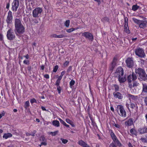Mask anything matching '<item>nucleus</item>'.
Wrapping results in <instances>:
<instances>
[{
  "instance_id": "5701e85b",
  "label": "nucleus",
  "mask_w": 147,
  "mask_h": 147,
  "mask_svg": "<svg viewBox=\"0 0 147 147\" xmlns=\"http://www.w3.org/2000/svg\"><path fill=\"white\" fill-rule=\"evenodd\" d=\"M130 132L132 135H134L136 136L137 135L138 132L136 129H130Z\"/></svg>"
},
{
  "instance_id": "412c9836",
  "label": "nucleus",
  "mask_w": 147,
  "mask_h": 147,
  "mask_svg": "<svg viewBox=\"0 0 147 147\" xmlns=\"http://www.w3.org/2000/svg\"><path fill=\"white\" fill-rule=\"evenodd\" d=\"M59 120L60 121V123L62 124L63 125L66 126L67 127H69V125L67 124L65 122H64L63 120H62L61 118L59 119Z\"/></svg>"
},
{
  "instance_id": "bb28decb",
  "label": "nucleus",
  "mask_w": 147,
  "mask_h": 147,
  "mask_svg": "<svg viewBox=\"0 0 147 147\" xmlns=\"http://www.w3.org/2000/svg\"><path fill=\"white\" fill-rule=\"evenodd\" d=\"M139 7V6H138L137 5H134L132 7V10L134 11H136Z\"/></svg>"
},
{
  "instance_id": "f8f14e48",
  "label": "nucleus",
  "mask_w": 147,
  "mask_h": 147,
  "mask_svg": "<svg viewBox=\"0 0 147 147\" xmlns=\"http://www.w3.org/2000/svg\"><path fill=\"white\" fill-rule=\"evenodd\" d=\"M116 73L118 76H123L124 74L123 69L121 67H119L116 69Z\"/></svg>"
},
{
  "instance_id": "7ed1b4c3",
  "label": "nucleus",
  "mask_w": 147,
  "mask_h": 147,
  "mask_svg": "<svg viewBox=\"0 0 147 147\" xmlns=\"http://www.w3.org/2000/svg\"><path fill=\"white\" fill-rule=\"evenodd\" d=\"M117 111L118 114L121 117L124 118L126 117V112L122 105H118L117 107Z\"/></svg>"
},
{
  "instance_id": "4c0bfd02",
  "label": "nucleus",
  "mask_w": 147,
  "mask_h": 147,
  "mask_svg": "<svg viewBox=\"0 0 147 147\" xmlns=\"http://www.w3.org/2000/svg\"><path fill=\"white\" fill-rule=\"evenodd\" d=\"M130 107L132 109H134V108L136 107L137 108L138 107L137 106V105L133 103H131L130 104Z\"/></svg>"
},
{
  "instance_id": "09e8293b",
  "label": "nucleus",
  "mask_w": 147,
  "mask_h": 147,
  "mask_svg": "<svg viewBox=\"0 0 147 147\" xmlns=\"http://www.w3.org/2000/svg\"><path fill=\"white\" fill-rule=\"evenodd\" d=\"M65 35L63 34H60L59 35H58L57 38H63L66 37Z\"/></svg>"
},
{
  "instance_id": "f257e3e1",
  "label": "nucleus",
  "mask_w": 147,
  "mask_h": 147,
  "mask_svg": "<svg viewBox=\"0 0 147 147\" xmlns=\"http://www.w3.org/2000/svg\"><path fill=\"white\" fill-rule=\"evenodd\" d=\"M14 24L15 28L14 31L17 35L22 34L24 32L25 28L22 24L20 19L17 18L15 19Z\"/></svg>"
},
{
  "instance_id": "9d476101",
  "label": "nucleus",
  "mask_w": 147,
  "mask_h": 147,
  "mask_svg": "<svg viewBox=\"0 0 147 147\" xmlns=\"http://www.w3.org/2000/svg\"><path fill=\"white\" fill-rule=\"evenodd\" d=\"M13 18L12 13L10 11H9L8 13V15L6 20L8 25L11 23Z\"/></svg>"
},
{
  "instance_id": "37998d69",
  "label": "nucleus",
  "mask_w": 147,
  "mask_h": 147,
  "mask_svg": "<svg viewBox=\"0 0 147 147\" xmlns=\"http://www.w3.org/2000/svg\"><path fill=\"white\" fill-rule=\"evenodd\" d=\"M62 143L64 144H66L68 142V140L66 139H64L63 138H61V139Z\"/></svg>"
},
{
  "instance_id": "72a5a7b5",
  "label": "nucleus",
  "mask_w": 147,
  "mask_h": 147,
  "mask_svg": "<svg viewBox=\"0 0 147 147\" xmlns=\"http://www.w3.org/2000/svg\"><path fill=\"white\" fill-rule=\"evenodd\" d=\"M113 85L115 89L116 92L119 90V88L118 85L115 84H114Z\"/></svg>"
},
{
  "instance_id": "c9c22d12",
  "label": "nucleus",
  "mask_w": 147,
  "mask_h": 147,
  "mask_svg": "<svg viewBox=\"0 0 147 147\" xmlns=\"http://www.w3.org/2000/svg\"><path fill=\"white\" fill-rule=\"evenodd\" d=\"M140 140L143 142L147 143V136L146 138H141Z\"/></svg>"
},
{
  "instance_id": "79ce46f5",
  "label": "nucleus",
  "mask_w": 147,
  "mask_h": 147,
  "mask_svg": "<svg viewBox=\"0 0 147 147\" xmlns=\"http://www.w3.org/2000/svg\"><path fill=\"white\" fill-rule=\"evenodd\" d=\"M32 21L35 24H37L38 23V20L36 18H34L32 20Z\"/></svg>"
},
{
  "instance_id": "393cba45",
  "label": "nucleus",
  "mask_w": 147,
  "mask_h": 147,
  "mask_svg": "<svg viewBox=\"0 0 147 147\" xmlns=\"http://www.w3.org/2000/svg\"><path fill=\"white\" fill-rule=\"evenodd\" d=\"M142 92H147V85L146 84H143Z\"/></svg>"
},
{
  "instance_id": "ea45409f",
  "label": "nucleus",
  "mask_w": 147,
  "mask_h": 147,
  "mask_svg": "<svg viewBox=\"0 0 147 147\" xmlns=\"http://www.w3.org/2000/svg\"><path fill=\"white\" fill-rule=\"evenodd\" d=\"M59 68L58 65H55L53 69V71L54 72H56Z\"/></svg>"
},
{
  "instance_id": "8fccbe9b",
  "label": "nucleus",
  "mask_w": 147,
  "mask_h": 147,
  "mask_svg": "<svg viewBox=\"0 0 147 147\" xmlns=\"http://www.w3.org/2000/svg\"><path fill=\"white\" fill-rule=\"evenodd\" d=\"M66 121L67 123H68L69 124H71L72 123V122L71 120H69V119H66Z\"/></svg>"
},
{
  "instance_id": "6ab92c4d",
  "label": "nucleus",
  "mask_w": 147,
  "mask_h": 147,
  "mask_svg": "<svg viewBox=\"0 0 147 147\" xmlns=\"http://www.w3.org/2000/svg\"><path fill=\"white\" fill-rule=\"evenodd\" d=\"M12 134L9 133L4 134L3 136V137L5 139L8 138H10L12 136Z\"/></svg>"
},
{
  "instance_id": "69168bd1",
  "label": "nucleus",
  "mask_w": 147,
  "mask_h": 147,
  "mask_svg": "<svg viewBox=\"0 0 147 147\" xmlns=\"http://www.w3.org/2000/svg\"><path fill=\"white\" fill-rule=\"evenodd\" d=\"M9 5H10V3H9V2L7 4V5H6V8L7 9H8L9 8Z\"/></svg>"
},
{
  "instance_id": "f03ea898",
  "label": "nucleus",
  "mask_w": 147,
  "mask_h": 147,
  "mask_svg": "<svg viewBox=\"0 0 147 147\" xmlns=\"http://www.w3.org/2000/svg\"><path fill=\"white\" fill-rule=\"evenodd\" d=\"M135 71L139 75V79L140 80L145 81L147 80V75L143 69L140 68H136Z\"/></svg>"
},
{
  "instance_id": "aec40b11",
  "label": "nucleus",
  "mask_w": 147,
  "mask_h": 147,
  "mask_svg": "<svg viewBox=\"0 0 147 147\" xmlns=\"http://www.w3.org/2000/svg\"><path fill=\"white\" fill-rule=\"evenodd\" d=\"M128 97L129 98V100L131 99L132 100H136L137 98V96H135L133 95H132L130 94H128Z\"/></svg>"
},
{
  "instance_id": "c03bdc74",
  "label": "nucleus",
  "mask_w": 147,
  "mask_h": 147,
  "mask_svg": "<svg viewBox=\"0 0 147 147\" xmlns=\"http://www.w3.org/2000/svg\"><path fill=\"white\" fill-rule=\"evenodd\" d=\"M57 90L58 91L59 94H60L61 92V87L59 86H57Z\"/></svg>"
},
{
  "instance_id": "338daca9",
  "label": "nucleus",
  "mask_w": 147,
  "mask_h": 147,
  "mask_svg": "<svg viewBox=\"0 0 147 147\" xmlns=\"http://www.w3.org/2000/svg\"><path fill=\"white\" fill-rule=\"evenodd\" d=\"M95 1L98 3V5H99L101 3L100 0H94Z\"/></svg>"
},
{
  "instance_id": "13d9d810",
  "label": "nucleus",
  "mask_w": 147,
  "mask_h": 147,
  "mask_svg": "<svg viewBox=\"0 0 147 147\" xmlns=\"http://www.w3.org/2000/svg\"><path fill=\"white\" fill-rule=\"evenodd\" d=\"M113 125H114L115 126V127H116V128H120V125H118L117 123H115Z\"/></svg>"
},
{
  "instance_id": "1a4fd4ad",
  "label": "nucleus",
  "mask_w": 147,
  "mask_h": 147,
  "mask_svg": "<svg viewBox=\"0 0 147 147\" xmlns=\"http://www.w3.org/2000/svg\"><path fill=\"white\" fill-rule=\"evenodd\" d=\"M127 66L129 68H131L134 65V62L132 58H128L126 60Z\"/></svg>"
},
{
  "instance_id": "a18cd8bd",
  "label": "nucleus",
  "mask_w": 147,
  "mask_h": 147,
  "mask_svg": "<svg viewBox=\"0 0 147 147\" xmlns=\"http://www.w3.org/2000/svg\"><path fill=\"white\" fill-rule=\"evenodd\" d=\"M69 62L68 61H66L63 63V66L64 67H66L69 64Z\"/></svg>"
},
{
  "instance_id": "6e6552de",
  "label": "nucleus",
  "mask_w": 147,
  "mask_h": 147,
  "mask_svg": "<svg viewBox=\"0 0 147 147\" xmlns=\"http://www.w3.org/2000/svg\"><path fill=\"white\" fill-rule=\"evenodd\" d=\"M111 136L113 142L117 146L121 147V144L119 140L117 139L116 136L113 132H111Z\"/></svg>"
},
{
  "instance_id": "a878e982",
  "label": "nucleus",
  "mask_w": 147,
  "mask_h": 147,
  "mask_svg": "<svg viewBox=\"0 0 147 147\" xmlns=\"http://www.w3.org/2000/svg\"><path fill=\"white\" fill-rule=\"evenodd\" d=\"M138 131L140 133V134H142L147 133V129H139Z\"/></svg>"
},
{
  "instance_id": "a211bd4d",
  "label": "nucleus",
  "mask_w": 147,
  "mask_h": 147,
  "mask_svg": "<svg viewBox=\"0 0 147 147\" xmlns=\"http://www.w3.org/2000/svg\"><path fill=\"white\" fill-rule=\"evenodd\" d=\"M134 119L132 118L129 119L127 121L125 122V124L127 126H130L133 125Z\"/></svg>"
},
{
  "instance_id": "864d4df0",
  "label": "nucleus",
  "mask_w": 147,
  "mask_h": 147,
  "mask_svg": "<svg viewBox=\"0 0 147 147\" xmlns=\"http://www.w3.org/2000/svg\"><path fill=\"white\" fill-rule=\"evenodd\" d=\"M23 63L24 64L28 65L29 64V61L28 60H24Z\"/></svg>"
},
{
  "instance_id": "4d7b16f0",
  "label": "nucleus",
  "mask_w": 147,
  "mask_h": 147,
  "mask_svg": "<svg viewBox=\"0 0 147 147\" xmlns=\"http://www.w3.org/2000/svg\"><path fill=\"white\" fill-rule=\"evenodd\" d=\"M47 145V144L46 142V141H43L41 143V145L46 146Z\"/></svg>"
},
{
  "instance_id": "49530a36",
  "label": "nucleus",
  "mask_w": 147,
  "mask_h": 147,
  "mask_svg": "<svg viewBox=\"0 0 147 147\" xmlns=\"http://www.w3.org/2000/svg\"><path fill=\"white\" fill-rule=\"evenodd\" d=\"M30 102L31 104H33L34 102L36 103V101L34 98H33L30 100Z\"/></svg>"
},
{
  "instance_id": "3c124183",
  "label": "nucleus",
  "mask_w": 147,
  "mask_h": 147,
  "mask_svg": "<svg viewBox=\"0 0 147 147\" xmlns=\"http://www.w3.org/2000/svg\"><path fill=\"white\" fill-rule=\"evenodd\" d=\"M5 113V112L3 111V112L0 114V119L3 116H4Z\"/></svg>"
},
{
  "instance_id": "ddd939ff",
  "label": "nucleus",
  "mask_w": 147,
  "mask_h": 147,
  "mask_svg": "<svg viewBox=\"0 0 147 147\" xmlns=\"http://www.w3.org/2000/svg\"><path fill=\"white\" fill-rule=\"evenodd\" d=\"M113 95L115 98H118L119 99H122L123 98L122 94L118 92H114Z\"/></svg>"
},
{
  "instance_id": "c85d7f7f",
  "label": "nucleus",
  "mask_w": 147,
  "mask_h": 147,
  "mask_svg": "<svg viewBox=\"0 0 147 147\" xmlns=\"http://www.w3.org/2000/svg\"><path fill=\"white\" fill-rule=\"evenodd\" d=\"M109 18L107 17H105L101 19L102 21L104 22H109Z\"/></svg>"
},
{
  "instance_id": "4468645a",
  "label": "nucleus",
  "mask_w": 147,
  "mask_h": 147,
  "mask_svg": "<svg viewBox=\"0 0 147 147\" xmlns=\"http://www.w3.org/2000/svg\"><path fill=\"white\" fill-rule=\"evenodd\" d=\"M118 80L120 83H124L126 80V76L125 75L124 76H118Z\"/></svg>"
},
{
  "instance_id": "f3484780",
  "label": "nucleus",
  "mask_w": 147,
  "mask_h": 147,
  "mask_svg": "<svg viewBox=\"0 0 147 147\" xmlns=\"http://www.w3.org/2000/svg\"><path fill=\"white\" fill-rule=\"evenodd\" d=\"M147 24V21L141 20L139 24V26L140 28H144L146 27Z\"/></svg>"
},
{
  "instance_id": "f704fd0d",
  "label": "nucleus",
  "mask_w": 147,
  "mask_h": 147,
  "mask_svg": "<svg viewBox=\"0 0 147 147\" xmlns=\"http://www.w3.org/2000/svg\"><path fill=\"white\" fill-rule=\"evenodd\" d=\"M76 29H75V28H71L68 29H67L66 31L67 32L70 33Z\"/></svg>"
},
{
  "instance_id": "58836bf2",
  "label": "nucleus",
  "mask_w": 147,
  "mask_h": 147,
  "mask_svg": "<svg viewBox=\"0 0 147 147\" xmlns=\"http://www.w3.org/2000/svg\"><path fill=\"white\" fill-rule=\"evenodd\" d=\"M116 63H111L110 69H111L113 70L115 67Z\"/></svg>"
},
{
  "instance_id": "7c9ffc66",
  "label": "nucleus",
  "mask_w": 147,
  "mask_h": 147,
  "mask_svg": "<svg viewBox=\"0 0 147 147\" xmlns=\"http://www.w3.org/2000/svg\"><path fill=\"white\" fill-rule=\"evenodd\" d=\"M75 81L73 80H71L69 83L70 87L72 88V86L74 84Z\"/></svg>"
},
{
  "instance_id": "39448f33",
  "label": "nucleus",
  "mask_w": 147,
  "mask_h": 147,
  "mask_svg": "<svg viewBox=\"0 0 147 147\" xmlns=\"http://www.w3.org/2000/svg\"><path fill=\"white\" fill-rule=\"evenodd\" d=\"M136 55L141 58H144L146 56L144 49L140 47H138L135 49Z\"/></svg>"
},
{
  "instance_id": "423d86ee",
  "label": "nucleus",
  "mask_w": 147,
  "mask_h": 147,
  "mask_svg": "<svg viewBox=\"0 0 147 147\" xmlns=\"http://www.w3.org/2000/svg\"><path fill=\"white\" fill-rule=\"evenodd\" d=\"M7 39L10 40H13L15 38V35L12 30L10 29L7 32Z\"/></svg>"
},
{
  "instance_id": "0e129e2a",
  "label": "nucleus",
  "mask_w": 147,
  "mask_h": 147,
  "mask_svg": "<svg viewBox=\"0 0 147 147\" xmlns=\"http://www.w3.org/2000/svg\"><path fill=\"white\" fill-rule=\"evenodd\" d=\"M65 71H63L61 73V75H60V76H61L62 77H63L64 74H65Z\"/></svg>"
},
{
  "instance_id": "0eeeda50",
  "label": "nucleus",
  "mask_w": 147,
  "mask_h": 147,
  "mask_svg": "<svg viewBox=\"0 0 147 147\" xmlns=\"http://www.w3.org/2000/svg\"><path fill=\"white\" fill-rule=\"evenodd\" d=\"M82 36H84L86 39L91 41L94 39V36L91 33L88 32H85L82 33Z\"/></svg>"
},
{
  "instance_id": "9b49d317",
  "label": "nucleus",
  "mask_w": 147,
  "mask_h": 147,
  "mask_svg": "<svg viewBox=\"0 0 147 147\" xmlns=\"http://www.w3.org/2000/svg\"><path fill=\"white\" fill-rule=\"evenodd\" d=\"M19 6L18 0H14L12 3V9L13 11H16Z\"/></svg>"
},
{
  "instance_id": "4be33fe9",
  "label": "nucleus",
  "mask_w": 147,
  "mask_h": 147,
  "mask_svg": "<svg viewBox=\"0 0 147 147\" xmlns=\"http://www.w3.org/2000/svg\"><path fill=\"white\" fill-rule=\"evenodd\" d=\"M53 125L56 127H58L59 126V122L57 120H54L52 122Z\"/></svg>"
},
{
  "instance_id": "cd10ccee",
  "label": "nucleus",
  "mask_w": 147,
  "mask_h": 147,
  "mask_svg": "<svg viewBox=\"0 0 147 147\" xmlns=\"http://www.w3.org/2000/svg\"><path fill=\"white\" fill-rule=\"evenodd\" d=\"M70 21L69 20H67L64 23V25L67 27L68 28L69 26Z\"/></svg>"
},
{
  "instance_id": "473e14b6",
  "label": "nucleus",
  "mask_w": 147,
  "mask_h": 147,
  "mask_svg": "<svg viewBox=\"0 0 147 147\" xmlns=\"http://www.w3.org/2000/svg\"><path fill=\"white\" fill-rule=\"evenodd\" d=\"M131 76L132 78V80L133 81H134L137 79V76L136 75L134 74V73H133L131 75Z\"/></svg>"
},
{
  "instance_id": "dca6fc26",
  "label": "nucleus",
  "mask_w": 147,
  "mask_h": 147,
  "mask_svg": "<svg viewBox=\"0 0 147 147\" xmlns=\"http://www.w3.org/2000/svg\"><path fill=\"white\" fill-rule=\"evenodd\" d=\"M78 144L83 147H90L87 144L82 140L79 141Z\"/></svg>"
},
{
  "instance_id": "b1692460",
  "label": "nucleus",
  "mask_w": 147,
  "mask_h": 147,
  "mask_svg": "<svg viewBox=\"0 0 147 147\" xmlns=\"http://www.w3.org/2000/svg\"><path fill=\"white\" fill-rule=\"evenodd\" d=\"M36 131L35 130H34L32 131L31 132L29 133H26V135L27 136L31 135L32 136H34L35 134L36 133Z\"/></svg>"
},
{
  "instance_id": "20e7f679",
  "label": "nucleus",
  "mask_w": 147,
  "mask_h": 147,
  "mask_svg": "<svg viewBox=\"0 0 147 147\" xmlns=\"http://www.w3.org/2000/svg\"><path fill=\"white\" fill-rule=\"evenodd\" d=\"M42 11V8L40 7H36L33 11L32 16L34 18H38L40 16Z\"/></svg>"
},
{
  "instance_id": "e2e57ef3",
  "label": "nucleus",
  "mask_w": 147,
  "mask_h": 147,
  "mask_svg": "<svg viewBox=\"0 0 147 147\" xmlns=\"http://www.w3.org/2000/svg\"><path fill=\"white\" fill-rule=\"evenodd\" d=\"M144 101L146 105L147 106V97H146L145 98L144 100Z\"/></svg>"
},
{
  "instance_id": "2f4dec72",
  "label": "nucleus",
  "mask_w": 147,
  "mask_h": 147,
  "mask_svg": "<svg viewBox=\"0 0 147 147\" xmlns=\"http://www.w3.org/2000/svg\"><path fill=\"white\" fill-rule=\"evenodd\" d=\"M30 106V103L29 101H26L24 107L25 108L27 109Z\"/></svg>"
},
{
  "instance_id": "6e6d98bb",
  "label": "nucleus",
  "mask_w": 147,
  "mask_h": 147,
  "mask_svg": "<svg viewBox=\"0 0 147 147\" xmlns=\"http://www.w3.org/2000/svg\"><path fill=\"white\" fill-rule=\"evenodd\" d=\"M3 36L2 34L0 33V40L3 41Z\"/></svg>"
},
{
  "instance_id": "de8ad7c7",
  "label": "nucleus",
  "mask_w": 147,
  "mask_h": 147,
  "mask_svg": "<svg viewBox=\"0 0 147 147\" xmlns=\"http://www.w3.org/2000/svg\"><path fill=\"white\" fill-rule=\"evenodd\" d=\"M40 140L42 141H46L45 138L43 136H41L40 137Z\"/></svg>"
},
{
  "instance_id": "c756f323",
  "label": "nucleus",
  "mask_w": 147,
  "mask_h": 147,
  "mask_svg": "<svg viewBox=\"0 0 147 147\" xmlns=\"http://www.w3.org/2000/svg\"><path fill=\"white\" fill-rule=\"evenodd\" d=\"M133 20L134 22L137 24H139L141 20H138L135 18H133Z\"/></svg>"
},
{
  "instance_id": "2eb2a0df",
  "label": "nucleus",
  "mask_w": 147,
  "mask_h": 147,
  "mask_svg": "<svg viewBox=\"0 0 147 147\" xmlns=\"http://www.w3.org/2000/svg\"><path fill=\"white\" fill-rule=\"evenodd\" d=\"M124 31L127 34H129L130 33V31L129 29L127 22H126L125 19V21Z\"/></svg>"
},
{
  "instance_id": "e433bc0d",
  "label": "nucleus",
  "mask_w": 147,
  "mask_h": 147,
  "mask_svg": "<svg viewBox=\"0 0 147 147\" xmlns=\"http://www.w3.org/2000/svg\"><path fill=\"white\" fill-rule=\"evenodd\" d=\"M132 79L131 75H129L127 77V80L129 83H131V79Z\"/></svg>"
},
{
  "instance_id": "603ef678",
  "label": "nucleus",
  "mask_w": 147,
  "mask_h": 147,
  "mask_svg": "<svg viewBox=\"0 0 147 147\" xmlns=\"http://www.w3.org/2000/svg\"><path fill=\"white\" fill-rule=\"evenodd\" d=\"M60 83V81L57 80L56 82L55 85L56 86H59Z\"/></svg>"
},
{
  "instance_id": "a19ab883",
  "label": "nucleus",
  "mask_w": 147,
  "mask_h": 147,
  "mask_svg": "<svg viewBox=\"0 0 147 147\" xmlns=\"http://www.w3.org/2000/svg\"><path fill=\"white\" fill-rule=\"evenodd\" d=\"M58 132V131L53 132H51L49 134L51 135L52 136H55L57 134Z\"/></svg>"
},
{
  "instance_id": "5fc2aeb1",
  "label": "nucleus",
  "mask_w": 147,
  "mask_h": 147,
  "mask_svg": "<svg viewBox=\"0 0 147 147\" xmlns=\"http://www.w3.org/2000/svg\"><path fill=\"white\" fill-rule=\"evenodd\" d=\"M72 66H70L67 69V72L69 73V72L70 71L72 70Z\"/></svg>"
},
{
  "instance_id": "bf43d9fd",
  "label": "nucleus",
  "mask_w": 147,
  "mask_h": 147,
  "mask_svg": "<svg viewBox=\"0 0 147 147\" xmlns=\"http://www.w3.org/2000/svg\"><path fill=\"white\" fill-rule=\"evenodd\" d=\"M138 83L136 82H134L133 84V87H134L135 86H138Z\"/></svg>"
},
{
  "instance_id": "680f3d73",
  "label": "nucleus",
  "mask_w": 147,
  "mask_h": 147,
  "mask_svg": "<svg viewBox=\"0 0 147 147\" xmlns=\"http://www.w3.org/2000/svg\"><path fill=\"white\" fill-rule=\"evenodd\" d=\"M44 77L46 79H49V76L48 74H45L44 76Z\"/></svg>"
},
{
  "instance_id": "774afa93",
  "label": "nucleus",
  "mask_w": 147,
  "mask_h": 147,
  "mask_svg": "<svg viewBox=\"0 0 147 147\" xmlns=\"http://www.w3.org/2000/svg\"><path fill=\"white\" fill-rule=\"evenodd\" d=\"M128 146L129 147H133L132 145L131 144L130 142H129L128 143Z\"/></svg>"
},
{
  "instance_id": "052dcab7",
  "label": "nucleus",
  "mask_w": 147,
  "mask_h": 147,
  "mask_svg": "<svg viewBox=\"0 0 147 147\" xmlns=\"http://www.w3.org/2000/svg\"><path fill=\"white\" fill-rule=\"evenodd\" d=\"M117 59L115 57H114L113 59V61L112 63H116Z\"/></svg>"
}]
</instances>
